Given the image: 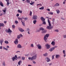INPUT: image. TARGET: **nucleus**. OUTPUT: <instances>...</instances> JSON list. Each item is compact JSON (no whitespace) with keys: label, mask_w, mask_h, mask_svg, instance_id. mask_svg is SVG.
<instances>
[{"label":"nucleus","mask_w":66,"mask_h":66,"mask_svg":"<svg viewBox=\"0 0 66 66\" xmlns=\"http://www.w3.org/2000/svg\"><path fill=\"white\" fill-rule=\"evenodd\" d=\"M54 50L53 47H51L49 49V51H50V52H52V51H53V50Z\"/></svg>","instance_id":"14"},{"label":"nucleus","mask_w":66,"mask_h":66,"mask_svg":"<svg viewBox=\"0 0 66 66\" xmlns=\"http://www.w3.org/2000/svg\"><path fill=\"white\" fill-rule=\"evenodd\" d=\"M65 2H66L65 1L63 2V4H65Z\"/></svg>","instance_id":"64"},{"label":"nucleus","mask_w":66,"mask_h":66,"mask_svg":"<svg viewBox=\"0 0 66 66\" xmlns=\"http://www.w3.org/2000/svg\"><path fill=\"white\" fill-rule=\"evenodd\" d=\"M37 47H38V49H42V46L40 44H38L37 45Z\"/></svg>","instance_id":"10"},{"label":"nucleus","mask_w":66,"mask_h":66,"mask_svg":"<svg viewBox=\"0 0 66 66\" xmlns=\"http://www.w3.org/2000/svg\"><path fill=\"white\" fill-rule=\"evenodd\" d=\"M6 1L7 2V5L9 6V0H7Z\"/></svg>","instance_id":"22"},{"label":"nucleus","mask_w":66,"mask_h":66,"mask_svg":"<svg viewBox=\"0 0 66 66\" xmlns=\"http://www.w3.org/2000/svg\"><path fill=\"white\" fill-rule=\"evenodd\" d=\"M42 24H46V22L45 21H44L43 22Z\"/></svg>","instance_id":"37"},{"label":"nucleus","mask_w":66,"mask_h":66,"mask_svg":"<svg viewBox=\"0 0 66 66\" xmlns=\"http://www.w3.org/2000/svg\"><path fill=\"white\" fill-rule=\"evenodd\" d=\"M4 27V24L3 23H0V27Z\"/></svg>","instance_id":"17"},{"label":"nucleus","mask_w":66,"mask_h":66,"mask_svg":"<svg viewBox=\"0 0 66 66\" xmlns=\"http://www.w3.org/2000/svg\"><path fill=\"white\" fill-rule=\"evenodd\" d=\"M47 32V30H42V33H45Z\"/></svg>","instance_id":"21"},{"label":"nucleus","mask_w":66,"mask_h":66,"mask_svg":"<svg viewBox=\"0 0 66 66\" xmlns=\"http://www.w3.org/2000/svg\"><path fill=\"white\" fill-rule=\"evenodd\" d=\"M47 11H49V12H50V9H47Z\"/></svg>","instance_id":"62"},{"label":"nucleus","mask_w":66,"mask_h":66,"mask_svg":"<svg viewBox=\"0 0 66 66\" xmlns=\"http://www.w3.org/2000/svg\"><path fill=\"white\" fill-rule=\"evenodd\" d=\"M49 34H47L44 36V39L45 40V42H47V39H48V37H49Z\"/></svg>","instance_id":"2"},{"label":"nucleus","mask_w":66,"mask_h":66,"mask_svg":"<svg viewBox=\"0 0 66 66\" xmlns=\"http://www.w3.org/2000/svg\"><path fill=\"white\" fill-rule=\"evenodd\" d=\"M7 21H4V23H6V22H7Z\"/></svg>","instance_id":"63"},{"label":"nucleus","mask_w":66,"mask_h":66,"mask_svg":"<svg viewBox=\"0 0 66 66\" xmlns=\"http://www.w3.org/2000/svg\"><path fill=\"white\" fill-rule=\"evenodd\" d=\"M32 63H33L34 64H36V62H35L34 61H32Z\"/></svg>","instance_id":"55"},{"label":"nucleus","mask_w":66,"mask_h":66,"mask_svg":"<svg viewBox=\"0 0 66 66\" xmlns=\"http://www.w3.org/2000/svg\"><path fill=\"white\" fill-rule=\"evenodd\" d=\"M40 19L43 22H44L45 20V19L44 18V17H41Z\"/></svg>","instance_id":"15"},{"label":"nucleus","mask_w":66,"mask_h":66,"mask_svg":"<svg viewBox=\"0 0 66 66\" xmlns=\"http://www.w3.org/2000/svg\"><path fill=\"white\" fill-rule=\"evenodd\" d=\"M24 22H23V21L21 20V22H22V24L23 25V26H24V21H23Z\"/></svg>","instance_id":"27"},{"label":"nucleus","mask_w":66,"mask_h":66,"mask_svg":"<svg viewBox=\"0 0 66 66\" xmlns=\"http://www.w3.org/2000/svg\"><path fill=\"white\" fill-rule=\"evenodd\" d=\"M39 9L40 10H44V7L43 6L42 7H41Z\"/></svg>","instance_id":"33"},{"label":"nucleus","mask_w":66,"mask_h":66,"mask_svg":"<svg viewBox=\"0 0 66 66\" xmlns=\"http://www.w3.org/2000/svg\"><path fill=\"white\" fill-rule=\"evenodd\" d=\"M15 23H16V24H17V23H18V22L17 20H16L15 21Z\"/></svg>","instance_id":"44"},{"label":"nucleus","mask_w":66,"mask_h":66,"mask_svg":"<svg viewBox=\"0 0 66 66\" xmlns=\"http://www.w3.org/2000/svg\"><path fill=\"white\" fill-rule=\"evenodd\" d=\"M28 20V18H24V20Z\"/></svg>","instance_id":"54"},{"label":"nucleus","mask_w":66,"mask_h":66,"mask_svg":"<svg viewBox=\"0 0 66 66\" xmlns=\"http://www.w3.org/2000/svg\"><path fill=\"white\" fill-rule=\"evenodd\" d=\"M0 43L1 45H2V43L3 42V40H0Z\"/></svg>","instance_id":"25"},{"label":"nucleus","mask_w":66,"mask_h":66,"mask_svg":"<svg viewBox=\"0 0 66 66\" xmlns=\"http://www.w3.org/2000/svg\"><path fill=\"white\" fill-rule=\"evenodd\" d=\"M32 19L34 20H36L37 19V16L36 15H33Z\"/></svg>","instance_id":"7"},{"label":"nucleus","mask_w":66,"mask_h":66,"mask_svg":"<svg viewBox=\"0 0 66 66\" xmlns=\"http://www.w3.org/2000/svg\"><path fill=\"white\" fill-rule=\"evenodd\" d=\"M5 43L6 44H9V42H8V41L5 40Z\"/></svg>","instance_id":"32"},{"label":"nucleus","mask_w":66,"mask_h":66,"mask_svg":"<svg viewBox=\"0 0 66 66\" xmlns=\"http://www.w3.org/2000/svg\"><path fill=\"white\" fill-rule=\"evenodd\" d=\"M19 31L21 32H24V30L23 29L21 28H20L19 29Z\"/></svg>","instance_id":"13"},{"label":"nucleus","mask_w":66,"mask_h":66,"mask_svg":"<svg viewBox=\"0 0 66 66\" xmlns=\"http://www.w3.org/2000/svg\"><path fill=\"white\" fill-rule=\"evenodd\" d=\"M45 46L46 48L47 49H49V48H50V47H51V46H50V45H49L48 44H46V45H45Z\"/></svg>","instance_id":"4"},{"label":"nucleus","mask_w":66,"mask_h":66,"mask_svg":"<svg viewBox=\"0 0 66 66\" xmlns=\"http://www.w3.org/2000/svg\"><path fill=\"white\" fill-rule=\"evenodd\" d=\"M39 29H40V30H41V31H43V30H44V28L42 27H40V28Z\"/></svg>","instance_id":"28"},{"label":"nucleus","mask_w":66,"mask_h":66,"mask_svg":"<svg viewBox=\"0 0 66 66\" xmlns=\"http://www.w3.org/2000/svg\"><path fill=\"white\" fill-rule=\"evenodd\" d=\"M37 22V21L36 20H35L34 21H33V23L34 24H36V23Z\"/></svg>","instance_id":"34"},{"label":"nucleus","mask_w":66,"mask_h":66,"mask_svg":"<svg viewBox=\"0 0 66 66\" xmlns=\"http://www.w3.org/2000/svg\"><path fill=\"white\" fill-rule=\"evenodd\" d=\"M17 59H21V57L20 56H19L18 57V58H16Z\"/></svg>","instance_id":"56"},{"label":"nucleus","mask_w":66,"mask_h":66,"mask_svg":"<svg viewBox=\"0 0 66 66\" xmlns=\"http://www.w3.org/2000/svg\"><path fill=\"white\" fill-rule=\"evenodd\" d=\"M5 31L6 32L8 33H11V32H12V31L10 29V28H9L8 29V30H7V29H6L5 30Z\"/></svg>","instance_id":"6"},{"label":"nucleus","mask_w":66,"mask_h":66,"mask_svg":"<svg viewBox=\"0 0 66 66\" xmlns=\"http://www.w3.org/2000/svg\"><path fill=\"white\" fill-rule=\"evenodd\" d=\"M55 32H59V30L58 29H56L54 31Z\"/></svg>","instance_id":"46"},{"label":"nucleus","mask_w":66,"mask_h":66,"mask_svg":"<svg viewBox=\"0 0 66 66\" xmlns=\"http://www.w3.org/2000/svg\"><path fill=\"white\" fill-rule=\"evenodd\" d=\"M55 57L56 59H59L60 57V55H59L56 54L55 55Z\"/></svg>","instance_id":"16"},{"label":"nucleus","mask_w":66,"mask_h":66,"mask_svg":"<svg viewBox=\"0 0 66 66\" xmlns=\"http://www.w3.org/2000/svg\"><path fill=\"white\" fill-rule=\"evenodd\" d=\"M54 55H53L52 56V60H53L54 59Z\"/></svg>","instance_id":"49"},{"label":"nucleus","mask_w":66,"mask_h":66,"mask_svg":"<svg viewBox=\"0 0 66 66\" xmlns=\"http://www.w3.org/2000/svg\"><path fill=\"white\" fill-rule=\"evenodd\" d=\"M19 16V14H16V16L18 17Z\"/></svg>","instance_id":"59"},{"label":"nucleus","mask_w":66,"mask_h":66,"mask_svg":"<svg viewBox=\"0 0 66 66\" xmlns=\"http://www.w3.org/2000/svg\"><path fill=\"white\" fill-rule=\"evenodd\" d=\"M38 5H42V4H38L37 5V6H38Z\"/></svg>","instance_id":"57"},{"label":"nucleus","mask_w":66,"mask_h":66,"mask_svg":"<svg viewBox=\"0 0 66 66\" xmlns=\"http://www.w3.org/2000/svg\"><path fill=\"white\" fill-rule=\"evenodd\" d=\"M12 27L14 29H15V26H14V25H12Z\"/></svg>","instance_id":"53"},{"label":"nucleus","mask_w":66,"mask_h":66,"mask_svg":"<svg viewBox=\"0 0 66 66\" xmlns=\"http://www.w3.org/2000/svg\"><path fill=\"white\" fill-rule=\"evenodd\" d=\"M0 49H2V46H1L0 47Z\"/></svg>","instance_id":"60"},{"label":"nucleus","mask_w":66,"mask_h":66,"mask_svg":"<svg viewBox=\"0 0 66 66\" xmlns=\"http://www.w3.org/2000/svg\"><path fill=\"white\" fill-rule=\"evenodd\" d=\"M17 48H22V46H21L20 44H19L17 46Z\"/></svg>","instance_id":"18"},{"label":"nucleus","mask_w":66,"mask_h":66,"mask_svg":"<svg viewBox=\"0 0 66 66\" xmlns=\"http://www.w3.org/2000/svg\"><path fill=\"white\" fill-rule=\"evenodd\" d=\"M18 59V57H17V55H15L14 56V57H13L12 58V59L13 60V61H14L15 60L16 61V60H17V59Z\"/></svg>","instance_id":"3"},{"label":"nucleus","mask_w":66,"mask_h":66,"mask_svg":"<svg viewBox=\"0 0 66 66\" xmlns=\"http://www.w3.org/2000/svg\"><path fill=\"white\" fill-rule=\"evenodd\" d=\"M32 12H31V11H30V13L29 14L30 16H32Z\"/></svg>","instance_id":"39"},{"label":"nucleus","mask_w":66,"mask_h":66,"mask_svg":"<svg viewBox=\"0 0 66 66\" xmlns=\"http://www.w3.org/2000/svg\"><path fill=\"white\" fill-rule=\"evenodd\" d=\"M30 1L29 0H26V2H27V3H30Z\"/></svg>","instance_id":"47"},{"label":"nucleus","mask_w":66,"mask_h":66,"mask_svg":"<svg viewBox=\"0 0 66 66\" xmlns=\"http://www.w3.org/2000/svg\"><path fill=\"white\" fill-rule=\"evenodd\" d=\"M7 9L6 8H5L4 10H3V12L4 13V14H6V11Z\"/></svg>","instance_id":"19"},{"label":"nucleus","mask_w":66,"mask_h":66,"mask_svg":"<svg viewBox=\"0 0 66 66\" xmlns=\"http://www.w3.org/2000/svg\"><path fill=\"white\" fill-rule=\"evenodd\" d=\"M51 44L52 46H55V42L54 41H52L51 43Z\"/></svg>","instance_id":"12"},{"label":"nucleus","mask_w":66,"mask_h":66,"mask_svg":"<svg viewBox=\"0 0 66 66\" xmlns=\"http://www.w3.org/2000/svg\"><path fill=\"white\" fill-rule=\"evenodd\" d=\"M22 62H21V60L18 63V65H20V63H21Z\"/></svg>","instance_id":"26"},{"label":"nucleus","mask_w":66,"mask_h":66,"mask_svg":"<svg viewBox=\"0 0 66 66\" xmlns=\"http://www.w3.org/2000/svg\"><path fill=\"white\" fill-rule=\"evenodd\" d=\"M56 6H59V4H58V3H57L56 5Z\"/></svg>","instance_id":"51"},{"label":"nucleus","mask_w":66,"mask_h":66,"mask_svg":"<svg viewBox=\"0 0 66 66\" xmlns=\"http://www.w3.org/2000/svg\"><path fill=\"white\" fill-rule=\"evenodd\" d=\"M3 15V14L2 13L0 14V16H2Z\"/></svg>","instance_id":"58"},{"label":"nucleus","mask_w":66,"mask_h":66,"mask_svg":"<svg viewBox=\"0 0 66 66\" xmlns=\"http://www.w3.org/2000/svg\"><path fill=\"white\" fill-rule=\"evenodd\" d=\"M40 31V30H38L36 31V32H39Z\"/></svg>","instance_id":"41"},{"label":"nucleus","mask_w":66,"mask_h":66,"mask_svg":"<svg viewBox=\"0 0 66 66\" xmlns=\"http://www.w3.org/2000/svg\"><path fill=\"white\" fill-rule=\"evenodd\" d=\"M47 20L48 22V25H49V26H47L46 27V28L47 29H48L49 30H51L52 29H53V26L52 27L51 26V25L50 23V21L49 19H48Z\"/></svg>","instance_id":"1"},{"label":"nucleus","mask_w":66,"mask_h":66,"mask_svg":"<svg viewBox=\"0 0 66 66\" xmlns=\"http://www.w3.org/2000/svg\"><path fill=\"white\" fill-rule=\"evenodd\" d=\"M0 5L1 6H2V7H3V6H4L3 4V3H2V2H0Z\"/></svg>","instance_id":"20"},{"label":"nucleus","mask_w":66,"mask_h":66,"mask_svg":"<svg viewBox=\"0 0 66 66\" xmlns=\"http://www.w3.org/2000/svg\"><path fill=\"white\" fill-rule=\"evenodd\" d=\"M18 19H19V20H22V21H23V20H22V18H19L18 17Z\"/></svg>","instance_id":"30"},{"label":"nucleus","mask_w":66,"mask_h":66,"mask_svg":"<svg viewBox=\"0 0 66 66\" xmlns=\"http://www.w3.org/2000/svg\"><path fill=\"white\" fill-rule=\"evenodd\" d=\"M2 65H3V66H5V61H4L3 62Z\"/></svg>","instance_id":"35"},{"label":"nucleus","mask_w":66,"mask_h":66,"mask_svg":"<svg viewBox=\"0 0 66 66\" xmlns=\"http://www.w3.org/2000/svg\"><path fill=\"white\" fill-rule=\"evenodd\" d=\"M30 46L31 47H34V45H33V44H31L30 45Z\"/></svg>","instance_id":"42"},{"label":"nucleus","mask_w":66,"mask_h":66,"mask_svg":"<svg viewBox=\"0 0 66 66\" xmlns=\"http://www.w3.org/2000/svg\"><path fill=\"white\" fill-rule=\"evenodd\" d=\"M35 3V2H32V1H31V3H30V5H33L34 3Z\"/></svg>","instance_id":"29"},{"label":"nucleus","mask_w":66,"mask_h":66,"mask_svg":"<svg viewBox=\"0 0 66 66\" xmlns=\"http://www.w3.org/2000/svg\"><path fill=\"white\" fill-rule=\"evenodd\" d=\"M63 54H65V51L64 50L63 51Z\"/></svg>","instance_id":"52"},{"label":"nucleus","mask_w":66,"mask_h":66,"mask_svg":"<svg viewBox=\"0 0 66 66\" xmlns=\"http://www.w3.org/2000/svg\"><path fill=\"white\" fill-rule=\"evenodd\" d=\"M52 19H53V20H52V21L53 22H54V21H55V19L54 18H53Z\"/></svg>","instance_id":"45"},{"label":"nucleus","mask_w":66,"mask_h":66,"mask_svg":"<svg viewBox=\"0 0 66 66\" xmlns=\"http://www.w3.org/2000/svg\"><path fill=\"white\" fill-rule=\"evenodd\" d=\"M28 59L29 60H31V61H33V59L32 60V57H28Z\"/></svg>","instance_id":"36"},{"label":"nucleus","mask_w":66,"mask_h":66,"mask_svg":"<svg viewBox=\"0 0 66 66\" xmlns=\"http://www.w3.org/2000/svg\"><path fill=\"white\" fill-rule=\"evenodd\" d=\"M14 44H17L18 43V39L17 38L15 39V41L14 42Z\"/></svg>","instance_id":"11"},{"label":"nucleus","mask_w":66,"mask_h":66,"mask_svg":"<svg viewBox=\"0 0 66 66\" xmlns=\"http://www.w3.org/2000/svg\"><path fill=\"white\" fill-rule=\"evenodd\" d=\"M18 13H22V11L21 10H18Z\"/></svg>","instance_id":"23"},{"label":"nucleus","mask_w":66,"mask_h":66,"mask_svg":"<svg viewBox=\"0 0 66 66\" xmlns=\"http://www.w3.org/2000/svg\"><path fill=\"white\" fill-rule=\"evenodd\" d=\"M25 59V57H22V60H24Z\"/></svg>","instance_id":"40"},{"label":"nucleus","mask_w":66,"mask_h":66,"mask_svg":"<svg viewBox=\"0 0 66 66\" xmlns=\"http://www.w3.org/2000/svg\"><path fill=\"white\" fill-rule=\"evenodd\" d=\"M63 36L64 38H66V35H63Z\"/></svg>","instance_id":"50"},{"label":"nucleus","mask_w":66,"mask_h":66,"mask_svg":"<svg viewBox=\"0 0 66 66\" xmlns=\"http://www.w3.org/2000/svg\"><path fill=\"white\" fill-rule=\"evenodd\" d=\"M45 60H46V61H47V62H50L51 61V60L48 57H46L45 58Z\"/></svg>","instance_id":"8"},{"label":"nucleus","mask_w":66,"mask_h":66,"mask_svg":"<svg viewBox=\"0 0 66 66\" xmlns=\"http://www.w3.org/2000/svg\"><path fill=\"white\" fill-rule=\"evenodd\" d=\"M23 36L21 34H20L19 35H18L17 36V38L18 39H19L20 37H22Z\"/></svg>","instance_id":"9"},{"label":"nucleus","mask_w":66,"mask_h":66,"mask_svg":"<svg viewBox=\"0 0 66 66\" xmlns=\"http://www.w3.org/2000/svg\"><path fill=\"white\" fill-rule=\"evenodd\" d=\"M47 55L48 54L47 53H45V54H43V55L44 56H47Z\"/></svg>","instance_id":"31"},{"label":"nucleus","mask_w":66,"mask_h":66,"mask_svg":"<svg viewBox=\"0 0 66 66\" xmlns=\"http://www.w3.org/2000/svg\"><path fill=\"white\" fill-rule=\"evenodd\" d=\"M37 54H36L35 55L33 56L32 57V60H36L37 58Z\"/></svg>","instance_id":"5"},{"label":"nucleus","mask_w":66,"mask_h":66,"mask_svg":"<svg viewBox=\"0 0 66 66\" xmlns=\"http://www.w3.org/2000/svg\"><path fill=\"white\" fill-rule=\"evenodd\" d=\"M34 53H32L31 54V55H34Z\"/></svg>","instance_id":"61"},{"label":"nucleus","mask_w":66,"mask_h":66,"mask_svg":"<svg viewBox=\"0 0 66 66\" xmlns=\"http://www.w3.org/2000/svg\"><path fill=\"white\" fill-rule=\"evenodd\" d=\"M57 46H54V47H53V48H54V49H55V48H57Z\"/></svg>","instance_id":"38"},{"label":"nucleus","mask_w":66,"mask_h":66,"mask_svg":"<svg viewBox=\"0 0 66 66\" xmlns=\"http://www.w3.org/2000/svg\"><path fill=\"white\" fill-rule=\"evenodd\" d=\"M56 11L57 14H59L60 12V11L59 10H56Z\"/></svg>","instance_id":"24"},{"label":"nucleus","mask_w":66,"mask_h":66,"mask_svg":"<svg viewBox=\"0 0 66 66\" xmlns=\"http://www.w3.org/2000/svg\"><path fill=\"white\" fill-rule=\"evenodd\" d=\"M27 31H30V29H29V28H27Z\"/></svg>","instance_id":"48"},{"label":"nucleus","mask_w":66,"mask_h":66,"mask_svg":"<svg viewBox=\"0 0 66 66\" xmlns=\"http://www.w3.org/2000/svg\"><path fill=\"white\" fill-rule=\"evenodd\" d=\"M49 13L50 14V15H53V12H50V13Z\"/></svg>","instance_id":"43"}]
</instances>
